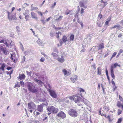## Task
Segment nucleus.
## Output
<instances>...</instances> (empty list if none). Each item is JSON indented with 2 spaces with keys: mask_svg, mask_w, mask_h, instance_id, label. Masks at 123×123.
<instances>
[{
  "mask_svg": "<svg viewBox=\"0 0 123 123\" xmlns=\"http://www.w3.org/2000/svg\"><path fill=\"white\" fill-rule=\"evenodd\" d=\"M86 4V1L84 0H82L79 3V4L80 6L81 7H83L84 8H86V6L85 5Z\"/></svg>",
  "mask_w": 123,
  "mask_h": 123,
  "instance_id": "nucleus-7",
  "label": "nucleus"
},
{
  "mask_svg": "<svg viewBox=\"0 0 123 123\" xmlns=\"http://www.w3.org/2000/svg\"><path fill=\"white\" fill-rule=\"evenodd\" d=\"M28 108L30 109H35L36 107L35 105L33 102H31L28 104Z\"/></svg>",
  "mask_w": 123,
  "mask_h": 123,
  "instance_id": "nucleus-6",
  "label": "nucleus"
},
{
  "mask_svg": "<svg viewBox=\"0 0 123 123\" xmlns=\"http://www.w3.org/2000/svg\"><path fill=\"white\" fill-rule=\"evenodd\" d=\"M38 83L39 84L41 85H42L43 84V82L41 80H39Z\"/></svg>",
  "mask_w": 123,
  "mask_h": 123,
  "instance_id": "nucleus-49",
  "label": "nucleus"
},
{
  "mask_svg": "<svg viewBox=\"0 0 123 123\" xmlns=\"http://www.w3.org/2000/svg\"><path fill=\"white\" fill-rule=\"evenodd\" d=\"M104 108L105 111H107L109 110V109L108 107L105 105L104 106Z\"/></svg>",
  "mask_w": 123,
  "mask_h": 123,
  "instance_id": "nucleus-31",
  "label": "nucleus"
},
{
  "mask_svg": "<svg viewBox=\"0 0 123 123\" xmlns=\"http://www.w3.org/2000/svg\"><path fill=\"white\" fill-rule=\"evenodd\" d=\"M97 24L98 26L101 27V24L99 22H98H98Z\"/></svg>",
  "mask_w": 123,
  "mask_h": 123,
  "instance_id": "nucleus-54",
  "label": "nucleus"
},
{
  "mask_svg": "<svg viewBox=\"0 0 123 123\" xmlns=\"http://www.w3.org/2000/svg\"><path fill=\"white\" fill-rule=\"evenodd\" d=\"M121 26L119 25H115L114 26V27L115 28H117V31H118L120 29V27Z\"/></svg>",
  "mask_w": 123,
  "mask_h": 123,
  "instance_id": "nucleus-21",
  "label": "nucleus"
},
{
  "mask_svg": "<svg viewBox=\"0 0 123 123\" xmlns=\"http://www.w3.org/2000/svg\"><path fill=\"white\" fill-rule=\"evenodd\" d=\"M98 74L100 75L101 74V69L100 68L98 67L97 68Z\"/></svg>",
  "mask_w": 123,
  "mask_h": 123,
  "instance_id": "nucleus-27",
  "label": "nucleus"
},
{
  "mask_svg": "<svg viewBox=\"0 0 123 123\" xmlns=\"http://www.w3.org/2000/svg\"><path fill=\"white\" fill-rule=\"evenodd\" d=\"M12 19L14 20H15L17 19V18L15 16H14L13 17H12Z\"/></svg>",
  "mask_w": 123,
  "mask_h": 123,
  "instance_id": "nucleus-63",
  "label": "nucleus"
},
{
  "mask_svg": "<svg viewBox=\"0 0 123 123\" xmlns=\"http://www.w3.org/2000/svg\"><path fill=\"white\" fill-rule=\"evenodd\" d=\"M30 50H27L24 53V54H25V55H28L30 53Z\"/></svg>",
  "mask_w": 123,
  "mask_h": 123,
  "instance_id": "nucleus-29",
  "label": "nucleus"
},
{
  "mask_svg": "<svg viewBox=\"0 0 123 123\" xmlns=\"http://www.w3.org/2000/svg\"><path fill=\"white\" fill-rule=\"evenodd\" d=\"M96 66V64L95 63L93 64L92 66L91 67H92H92L94 68V70H95L96 69V67H95Z\"/></svg>",
  "mask_w": 123,
  "mask_h": 123,
  "instance_id": "nucleus-41",
  "label": "nucleus"
},
{
  "mask_svg": "<svg viewBox=\"0 0 123 123\" xmlns=\"http://www.w3.org/2000/svg\"><path fill=\"white\" fill-rule=\"evenodd\" d=\"M47 111L53 114H55L58 111V109L53 106H51L48 107L47 108Z\"/></svg>",
  "mask_w": 123,
  "mask_h": 123,
  "instance_id": "nucleus-3",
  "label": "nucleus"
},
{
  "mask_svg": "<svg viewBox=\"0 0 123 123\" xmlns=\"http://www.w3.org/2000/svg\"><path fill=\"white\" fill-rule=\"evenodd\" d=\"M38 13L39 15H40L41 16H42V15H43L42 13V12H41L39 11L38 12Z\"/></svg>",
  "mask_w": 123,
  "mask_h": 123,
  "instance_id": "nucleus-59",
  "label": "nucleus"
},
{
  "mask_svg": "<svg viewBox=\"0 0 123 123\" xmlns=\"http://www.w3.org/2000/svg\"><path fill=\"white\" fill-rule=\"evenodd\" d=\"M111 75L113 79H114L115 78V75L114 74V73H111Z\"/></svg>",
  "mask_w": 123,
  "mask_h": 123,
  "instance_id": "nucleus-48",
  "label": "nucleus"
},
{
  "mask_svg": "<svg viewBox=\"0 0 123 123\" xmlns=\"http://www.w3.org/2000/svg\"><path fill=\"white\" fill-rule=\"evenodd\" d=\"M123 52V50L122 49H120L119 53L121 54V53Z\"/></svg>",
  "mask_w": 123,
  "mask_h": 123,
  "instance_id": "nucleus-64",
  "label": "nucleus"
},
{
  "mask_svg": "<svg viewBox=\"0 0 123 123\" xmlns=\"http://www.w3.org/2000/svg\"><path fill=\"white\" fill-rule=\"evenodd\" d=\"M8 18L10 20H11L12 19V16H10L9 15V12H8Z\"/></svg>",
  "mask_w": 123,
  "mask_h": 123,
  "instance_id": "nucleus-33",
  "label": "nucleus"
},
{
  "mask_svg": "<svg viewBox=\"0 0 123 123\" xmlns=\"http://www.w3.org/2000/svg\"><path fill=\"white\" fill-rule=\"evenodd\" d=\"M20 85L16 84L14 86V87L15 88L17 87H20Z\"/></svg>",
  "mask_w": 123,
  "mask_h": 123,
  "instance_id": "nucleus-51",
  "label": "nucleus"
},
{
  "mask_svg": "<svg viewBox=\"0 0 123 123\" xmlns=\"http://www.w3.org/2000/svg\"><path fill=\"white\" fill-rule=\"evenodd\" d=\"M48 91L49 92L50 95L53 98H56L57 97V95L54 91L50 89H49Z\"/></svg>",
  "mask_w": 123,
  "mask_h": 123,
  "instance_id": "nucleus-4",
  "label": "nucleus"
},
{
  "mask_svg": "<svg viewBox=\"0 0 123 123\" xmlns=\"http://www.w3.org/2000/svg\"><path fill=\"white\" fill-rule=\"evenodd\" d=\"M1 65V67L0 68V69H1L3 71L4 70V68L6 66V64L5 63H3L0 64Z\"/></svg>",
  "mask_w": 123,
  "mask_h": 123,
  "instance_id": "nucleus-20",
  "label": "nucleus"
},
{
  "mask_svg": "<svg viewBox=\"0 0 123 123\" xmlns=\"http://www.w3.org/2000/svg\"><path fill=\"white\" fill-rule=\"evenodd\" d=\"M50 36L52 37H53L54 36V33L52 31H51L50 34Z\"/></svg>",
  "mask_w": 123,
  "mask_h": 123,
  "instance_id": "nucleus-38",
  "label": "nucleus"
},
{
  "mask_svg": "<svg viewBox=\"0 0 123 123\" xmlns=\"http://www.w3.org/2000/svg\"><path fill=\"white\" fill-rule=\"evenodd\" d=\"M51 55H52L54 58L55 59H57L58 58V55L55 53H52L51 54Z\"/></svg>",
  "mask_w": 123,
  "mask_h": 123,
  "instance_id": "nucleus-17",
  "label": "nucleus"
},
{
  "mask_svg": "<svg viewBox=\"0 0 123 123\" xmlns=\"http://www.w3.org/2000/svg\"><path fill=\"white\" fill-rule=\"evenodd\" d=\"M29 17V16L28 15H26L25 16V18L26 21H27L28 20V18Z\"/></svg>",
  "mask_w": 123,
  "mask_h": 123,
  "instance_id": "nucleus-35",
  "label": "nucleus"
},
{
  "mask_svg": "<svg viewBox=\"0 0 123 123\" xmlns=\"http://www.w3.org/2000/svg\"><path fill=\"white\" fill-rule=\"evenodd\" d=\"M78 105L79 106H80L81 107V108H83V106L82 104H80V103H78Z\"/></svg>",
  "mask_w": 123,
  "mask_h": 123,
  "instance_id": "nucleus-57",
  "label": "nucleus"
},
{
  "mask_svg": "<svg viewBox=\"0 0 123 123\" xmlns=\"http://www.w3.org/2000/svg\"><path fill=\"white\" fill-rule=\"evenodd\" d=\"M122 121V118H120L118 119L116 123H121Z\"/></svg>",
  "mask_w": 123,
  "mask_h": 123,
  "instance_id": "nucleus-34",
  "label": "nucleus"
},
{
  "mask_svg": "<svg viewBox=\"0 0 123 123\" xmlns=\"http://www.w3.org/2000/svg\"><path fill=\"white\" fill-rule=\"evenodd\" d=\"M63 72L64 73L65 75H66L67 73V71H66V70H63Z\"/></svg>",
  "mask_w": 123,
  "mask_h": 123,
  "instance_id": "nucleus-43",
  "label": "nucleus"
},
{
  "mask_svg": "<svg viewBox=\"0 0 123 123\" xmlns=\"http://www.w3.org/2000/svg\"><path fill=\"white\" fill-rule=\"evenodd\" d=\"M26 85L29 91L33 93L37 92V90L36 89L35 86H33L32 83L29 82H27V83Z\"/></svg>",
  "mask_w": 123,
  "mask_h": 123,
  "instance_id": "nucleus-1",
  "label": "nucleus"
},
{
  "mask_svg": "<svg viewBox=\"0 0 123 123\" xmlns=\"http://www.w3.org/2000/svg\"><path fill=\"white\" fill-rule=\"evenodd\" d=\"M78 76L77 75H74V78H71L70 79L72 80V82L74 83L75 82L76 80L77 79Z\"/></svg>",
  "mask_w": 123,
  "mask_h": 123,
  "instance_id": "nucleus-15",
  "label": "nucleus"
},
{
  "mask_svg": "<svg viewBox=\"0 0 123 123\" xmlns=\"http://www.w3.org/2000/svg\"><path fill=\"white\" fill-rule=\"evenodd\" d=\"M54 28L56 31H58L61 30L62 29V28L61 27H56L55 26Z\"/></svg>",
  "mask_w": 123,
  "mask_h": 123,
  "instance_id": "nucleus-36",
  "label": "nucleus"
},
{
  "mask_svg": "<svg viewBox=\"0 0 123 123\" xmlns=\"http://www.w3.org/2000/svg\"><path fill=\"white\" fill-rule=\"evenodd\" d=\"M114 68H116L118 65V64L117 63H115L114 64Z\"/></svg>",
  "mask_w": 123,
  "mask_h": 123,
  "instance_id": "nucleus-61",
  "label": "nucleus"
},
{
  "mask_svg": "<svg viewBox=\"0 0 123 123\" xmlns=\"http://www.w3.org/2000/svg\"><path fill=\"white\" fill-rule=\"evenodd\" d=\"M62 16L60 15L58 18L56 19V20L57 21L61 20L62 19Z\"/></svg>",
  "mask_w": 123,
  "mask_h": 123,
  "instance_id": "nucleus-26",
  "label": "nucleus"
},
{
  "mask_svg": "<svg viewBox=\"0 0 123 123\" xmlns=\"http://www.w3.org/2000/svg\"><path fill=\"white\" fill-rule=\"evenodd\" d=\"M10 58L11 60L14 62H16V61L17 60V59L15 58V56L14 55H13L12 54L11 55Z\"/></svg>",
  "mask_w": 123,
  "mask_h": 123,
  "instance_id": "nucleus-13",
  "label": "nucleus"
},
{
  "mask_svg": "<svg viewBox=\"0 0 123 123\" xmlns=\"http://www.w3.org/2000/svg\"><path fill=\"white\" fill-rule=\"evenodd\" d=\"M74 35L73 34L71 35L69 39V41H72L74 40Z\"/></svg>",
  "mask_w": 123,
  "mask_h": 123,
  "instance_id": "nucleus-25",
  "label": "nucleus"
},
{
  "mask_svg": "<svg viewBox=\"0 0 123 123\" xmlns=\"http://www.w3.org/2000/svg\"><path fill=\"white\" fill-rule=\"evenodd\" d=\"M26 73H27V75H28L29 76H31V72H29L28 71H26Z\"/></svg>",
  "mask_w": 123,
  "mask_h": 123,
  "instance_id": "nucleus-46",
  "label": "nucleus"
},
{
  "mask_svg": "<svg viewBox=\"0 0 123 123\" xmlns=\"http://www.w3.org/2000/svg\"><path fill=\"white\" fill-rule=\"evenodd\" d=\"M46 100V99L44 98H41L40 99V101H41L43 102H44Z\"/></svg>",
  "mask_w": 123,
  "mask_h": 123,
  "instance_id": "nucleus-39",
  "label": "nucleus"
},
{
  "mask_svg": "<svg viewBox=\"0 0 123 123\" xmlns=\"http://www.w3.org/2000/svg\"><path fill=\"white\" fill-rule=\"evenodd\" d=\"M25 77V76L23 74H20L19 76V78L20 80H21L22 79H24Z\"/></svg>",
  "mask_w": 123,
  "mask_h": 123,
  "instance_id": "nucleus-19",
  "label": "nucleus"
},
{
  "mask_svg": "<svg viewBox=\"0 0 123 123\" xmlns=\"http://www.w3.org/2000/svg\"><path fill=\"white\" fill-rule=\"evenodd\" d=\"M37 43L40 46H43L44 44L43 42L40 41L39 39H38L37 41Z\"/></svg>",
  "mask_w": 123,
  "mask_h": 123,
  "instance_id": "nucleus-18",
  "label": "nucleus"
},
{
  "mask_svg": "<svg viewBox=\"0 0 123 123\" xmlns=\"http://www.w3.org/2000/svg\"><path fill=\"white\" fill-rule=\"evenodd\" d=\"M74 101L75 103H78V102L80 99V98L79 97L75 95L74 96Z\"/></svg>",
  "mask_w": 123,
  "mask_h": 123,
  "instance_id": "nucleus-9",
  "label": "nucleus"
},
{
  "mask_svg": "<svg viewBox=\"0 0 123 123\" xmlns=\"http://www.w3.org/2000/svg\"><path fill=\"white\" fill-rule=\"evenodd\" d=\"M44 60L45 59L44 58H42L40 59V61L41 62H43L44 61Z\"/></svg>",
  "mask_w": 123,
  "mask_h": 123,
  "instance_id": "nucleus-47",
  "label": "nucleus"
},
{
  "mask_svg": "<svg viewBox=\"0 0 123 123\" xmlns=\"http://www.w3.org/2000/svg\"><path fill=\"white\" fill-rule=\"evenodd\" d=\"M42 105H43H43L46 106L48 105V103L47 102H44V103H43L42 104Z\"/></svg>",
  "mask_w": 123,
  "mask_h": 123,
  "instance_id": "nucleus-52",
  "label": "nucleus"
},
{
  "mask_svg": "<svg viewBox=\"0 0 123 123\" xmlns=\"http://www.w3.org/2000/svg\"><path fill=\"white\" fill-rule=\"evenodd\" d=\"M67 37L66 36H64L62 38V40L64 43L66 42L67 40Z\"/></svg>",
  "mask_w": 123,
  "mask_h": 123,
  "instance_id": "nucleus-24",
  "label": "nucleus"
},
{
  "mask_svg": "<svg viewBox=\"0 0 123 123\" xmlns=\"http://www.w3.org/2000/svg\"><path fill=\"white\" fill-rule=\"evenodd\" d=\"M78 12H77V13L74 16L75 18H78Z\"/></svg>",
  "mask_w": 123,
  "mask_h": 123,
  "instance_id": "nucleus-55",
  "label": "nucleus"
},
{
  "mask_svg": "<svg viewBox=\"0 0 123 123\" xmlns=\"http://www.w3.org/2000/svg\"><path fill=\"white\" fill-rule=\"evenodd\" d=\"M51 18H52L51 17H49L48 18H47L46 19L47 21L48 22V21H49V20L50 19H51Z\"/></svg>",
  "mask_w": 123,
  "mask_h": 123,
  "instance_id": "nucleus-62",
  "label": "nucleus"
},
{
  "mask_svg": "<svg viewBox=\"0 0 123 123\" xmlns=\"http://www.w3.org/2000/svg\"><path fill=\"white\" fill-rule=\"evenodd\" d=\"M69 99L71 100H74V96H70L69 97Z\"/></svg>",
  "mask_w": 123,
  "mask_h": 123,
  "instance_id": "nucleus-44",
  "label": "nucleus"
},
{
  "mask_svg": "<svg viewBox=\"0 0 123 123\" xmlns=\"http://www.w3.org/2000/svg\"><path fill=\"white\" fill-rule=\"evenodd\" d=\"M111 83L114 86H115V83L114 81L113 80V79L111 80Z\"/></svg>",
  "mask_w": 123,
  "mask_h": 123,
  "instance_id": "nucleus-45",
  "label": "nucleus"
},
{
  "mask_svg": "<svg viewBox=\"0 0 123 123\" xmlns=\"http://www.w3.org/2000/svg\"><path fill=\"white\" fill-rule=\"evenodd\" d=\"M34 80L35 81L37 82H39V80H38L36 78H34Z\"/></svg>",
  "mask_w": 123,
  "mask_h": 123,
  "instance_id": "nucleus-50",
  "label": "nucleus"
},
{
  "mask_svg": "<svg viewBox=\"0 0 123 123\" xmlns=\"http://www.w3.org/2000/svg\"><path fill=\"white\" fill-rule=\"evenodd\" d=\"M1 51H2L4 54L5 55L6 54L7 52L6 48H4L3 47L0 45V53L1 52Z\"/></svg>",
  "mask_w": 123,
  "mask_h": 123,
  "instance_id": "nucleus-10",
  "label": "nucleus"
},
{
  "mask_svg": "<svg viewBox=\"0 0 123 123\" xmlns=\"http://www.w3.org/2000/svg\"><path fill=\"white\" fill-rule=\"evenodd\" d=\"M101 1L102 3L101 4V5L102 6H103L102 7L104 8L107 4L106 2L104 0H101Z\"/></svg>",
  "mask_w": 123,
  "mask_h": 123,
  "instance_id": "nucleus-16",
  "label": "nucleus"
},
{
  "mask_svg": "<svg viewBox=\"0 0 123 123\" xmlns=\"http://www.w3.org/2000/svg\"><path fill=\"white\" fill-rule=\"evenodd\" d=\"M83 102L84 103V104L86 105H88V104L89 103V102L87 100L85 99H83Z\"/></svg>",
  "mask_w": 123,
  "mask_h": 123,
  "instance_id": "nucleus-23",
  "label": "nucleus"
},
{
  "mask_svg": "<svg viewBox=\"0 0 123 123\" xmlns=\"http://www.w3.org/2000/svg\"><path fill=\"white\" fill-rule=\"evenodd\" d=\"M68 114L71 117H75L78 115V113L76 110L71 109L69 110L68 111Z\"/></svg>",
  "mask_w": 123,
  "mask_h": 123,
  "instance_id": "nucleus-2",
  "label": "nucleus"
},
{
  "mask_svg": "<svg viewBox=\"0 0 123 123\" xmlns=\"http://www.w3.org/2000/svg\"><path fill=\"white\" fill-rule=\"evenodd\" d=\"M57 59L58 60V61L62 63L65 60L63 58V56L62 55L61 56V58H58Z\"/></svg>",
  "mask_w": 123,
  "mask_h": 123,
  "instance_id": "nucleus-14",
  "label": "nucleus"
},
{
  "mask_svg": "<svg viewBox=\"0 0 123 123\" xmlns=\"http://www.w3.org/2000/svg\"><path fill=\"white\" fill-rule=\"evenodd\" d=\"M20 83L21 85V86L23 87H24V83L23 81H20Z\"/></svg>",
  "mask_w": 123,
  "mask_h": 123,
  "instance_id": "nucleus-37",
  "label": "nucleus"
},
{
  "mask_svg": "<svg viewBox=\"0 0 123 123\" xmlns=\"http://www.w3.org/2000/svg\"><path fill=\"white\" fill-rule=\"evenodd\" d=\"M56 4V2H55L54 3V4L51 7V8H54Z\"/></svg>",
  "mask_w": 123,
  "mask_h": 123,
  "instance_id": "nucleus-53",
  "label": "nucleus"
},
{
  "mask_svg": "<svg viewBox=\"0 0 123 123\" xmlns=\"http://www.w3.org/2000/svg\"><path fill=\"white\" fill-rule=\"evenodd\" d=\"M84 12V9H83V8H81V11L80 13L81 14H82Z\"/></svg>",
  "mask_w": 123,
  "mask_h": 123,
  "instance_id": "nucleus-60",
  "label": "nucleus"
},
{
  "mask_svg": "<svg viewBox=\"0 0 123 123\" xmlns=\"http://www.w3.org/2000/svg\"><path fill=\"white\" fill-rule=\"evenodd\" d=\"M31 16L32 18L35 19L36 20H37V15L33 12H31Z\"/></svg>",
  "mask_w": 123,
  "mask_h": 123,
  "instance_id": "nucleus-12",
  "label": "nucleus"
},
{
  "mask_svg": "<svg viewBox=\"0 0 123 123\" xmlns=\"http://www.w3.org/2000/svg\"><path fill=\"white\" fill-rule=\"evenodd\" d=\"M105 117L108 119L109 121L110 122L111 121L110 117L109 116H107L106 114H105Z\"/></svg>",
  "mask_w": 123,
  "mask_h": 123,
  "instance_id": "nucleus-30",
  "label": "nucleus"
},
{
  "mask_svg": "<svg viewBox=\"0 0 123 123\" xmlns=\"http://www.w3.org/2000/svg\"><path fill=\"white\" fill-rule=\"evenodd\" d=\"M69 10H67V11L66 12V14L68 15L69 13Z\"/></svg>",
  "mask_w": 123,
  "mask_h": 123,
  "instance_id": "nucleus-58",
  "label": "nucleus"
},
{
  "mask_svg": "<svg viewBox=\"0 0 123 123\" xmlns=\"http://www.w3.org/2000/svg\"><path fill=\"white\" fill-rule=\"evenodd\" d=\"M57 116L58 117H61L63 119L65 118L66 117V114L62 111H61L59 112L57 114Z\"/></svg>",
  "mask_w": 123,
  "mask_h": 123,
  "instance_id": "nucleus-5",
  "label": "nucleus"
},
{
  "mask_svg": "<svg viewBox=\"0 0 123 123\" xmlns=\"http://www.w3.org/2000/svg\"><path fill=\"white\" fill-rule=\"evenodd\" d=\"M117 53L116 52H114L113 54V55L111 58L110 60H111L114 57L115 55H116Z\"/></svg>",
  "mask_w": 123,
  "mask_h": 123,
  "instance_id": "nucleus-28",
  "label": "nucleus"
},
{
  "mask_svg": "<svg viewBox=\"0 0 123 123\" xmlns=\"http://www.w3.org/2000/svg\"><path fill=\"white\" fill-rule=\"evenodd\" d=\"M122 111L120 110L119 109H118L117 111L118 114V115H120Z\"/></svg>",
  "mask_w": 123,
  "mask_h": 123,
  "instance_id": "nucleus-40",
  "label": "nucleus"
},
{
  "mask_svg": "<svg viewBox=\"0 0 123 123\" xmlns=\"http://www.w3.org/2000/svg\"><path fill=\"white\" fill-rule=\"evenodd\" d=\"M122 105L120 103H118L117 104V106L119 107H120L121 106L122 107Z\"/></svg>",
  "mask_w": 123,
  "mask_h": 123,
  "instance_id": "nucleus-42",
  "label": "nucleus"
},
{
  "mask_svg": "<svg viewBox=\"0 0 123 123\" xmlns=\"http://www.w3.org/2000/svg\"><path fill=\"white\" fill-rule=\"evenodd\" d=\"M43 105H40L38 106L37 110L38 111L42 112L43 111Z\"/></svg>",
  "mask_w": 123,
  "mask_h": 123,
  "instance_id": "nucleus-11",
  "label": "nucleus"
},
{
  "mask_svg": "<svg viewBox=\"0 0 123 123\" xmlns=\"http://www.w3.org/2000/svg\"><path fill=\"white\" fill-rule=\"evenodd\" d=\"M37 9H38V8H37V7H33L31 5V11H33V10H36Z\"/></svg>",
  "mask_w": 123,
  "mask_h": 123,
  "instance_id": "nucleus-32",
  "label": "nucleus"
},
{
  "mask_svg": "<svg viewBox=\"0 0 123 123\" xmlns=\"http://www.w3.org/2000/svg\"><path fill=\"white\" fill-rule=\"evenodd\" d=\"M104 44L103 43H102L100 44L99 46V49H103L104 48Z\"/></svg>",
  "mask_w": 123,
  "mask_h": 123,
  "instance_id": "nucleus-22",
  "label": "nucleus"
},
{
  "mask_svg": "<svg viewBox=\"0 0 123 123\" xmlns=\"http://www.w3.org/2000/svg\"><path fill=\"white\" fill-rule=\"evenodd\" d=\"M25 60V56H23V59L22 60V62H24Z\"/></svg>",
  "mask_w": 123,
  "mask_h": 123,
  "instance_id": "nucleus-56",
  "label": "nucleus"
},
{
  "mask_svg": "<svg viewBox=\"0 0 123 123\" xmlns=\"http://www.w3.org/2000/svg\"><path fill=\"white\" fill-rule=\"evenodd\" d=\"M0 43H3L5 44L7 46H9V44L7 43L6 41V37H5L0 39Z\"/></svg>",
  "mask_w": 123,
  "mask_h": 123,
  "instance_id": "nucleus-8",
  "label": "nucleus"
}]
</instances>
